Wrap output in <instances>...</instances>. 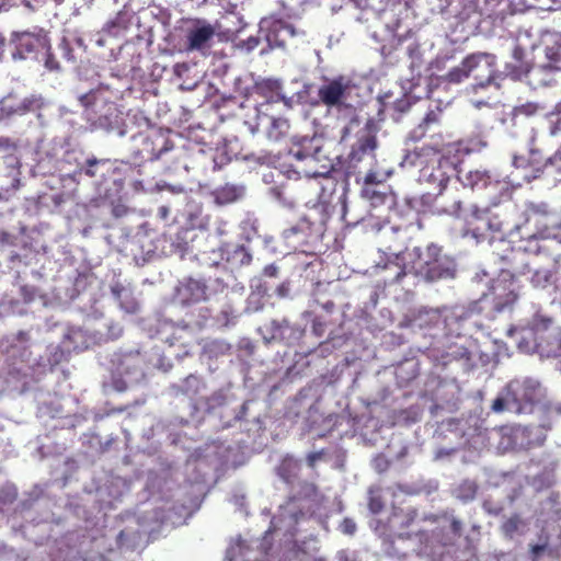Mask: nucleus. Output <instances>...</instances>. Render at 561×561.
<instances>
[{
    "label": "nucleus",
    "instance_id": "f257e3e1",
    "mask_svg": "<svg viewBox=\"0 0 561 561\" xmlns=\"http://www.w3.org/2000/svg\"><path fill=\"white\" fill-rule=\"evenodd\" d=\"M393 254L396 261L392 264L399 268L394 276L396 282H401L408 274L420 276L426 282H435L453 278L456 273L455 261L436 244H430L424 250L414 248L412 253L398 251Z\"/></svg>",
    "mask_w": 561,
    "mask_h": 561
},
{
    "label": "nucleus",
    "instance_id": "f03ea898",
    "mask_svg": "<svg viewBox=\"0 0 561 561\" xmlns=\"http://www.w3.org/2000/svg\"><path fill=\"white\" fill-rule=\"evenodd\" d=\"M540 400V385L536 380L513 379L502 390L501 394L494 399L492 411L501 413L505 410L520 414L533 411V408Z\"/></svg>",
    "mask_w": 561,
    "mask_h": 561
},
{
    "label": "nucleus",
    "instance_id": "7ed1b4c3",
    "mask_svg": "<svg viewBox=\"0 0 561 561\" xmlns=\"http://www.w3.org/2000/svg\"><path fill=\"white\" fill-rule=\"evenodd\" d=\"M437 114L431 111L426 114L422 123H420L411 133L410 139L414 141H423L421 146L409 150L404 157V162L419 168L420 174L425 168L435 164L439 160V149L437 145L436 133L432 131V125L437 124Z\"/></svg>",
    "mask_w": 561,
    "mask_h": 561
},
{
    "label": "nucleus",
    "instance_id": "20e7f679",
    "mask_svg": "<svg viewBox=\"0 0 561 561\" xmlns=\"http://www.w3.org/2000/svg\"><path fill=\"white\" fill-rule=\"evenodd\" d=\"M48 33L39 27L34 31L12 32L9 44L13 47V59H35L39 60L41 53L47 51Z\"/></svg>",
    "mask_w": 561,
    "mask_h": 561
},
{
    "label": "nucleus",
    "instance_id": "39448f33",
    "mask_svg": "<svg viewBox=\"0 0 561 561\" xmlns=\"http://www.w3.org/2000/svg\"><path fill=\"white\" fill-rule=\"evenodd\" d=\"M253 112V118L243 122L251 135L256 134L262 125L265 127L270 140L279 141L288 135L290 124L287 118L264 111V106L254 107Z\"/></svg>",
    "mask_w": 561,
    "mask_h": 561
},
{
    "label": "nucleus",
    "instance_id": "423d86ee",
    "mask_svg": "<svg viewBox=\"0 0 561 561\" xmlns=\"http://www.w3.org/2000/svg\"><path fill=\"white\" fill-rule=\"evenodd\" d=\"M138 139L139 147L135 153L142 161H156L174 147L170 139V130L162 128L149 129L140 134Z\"/></svg>",
    "mask_w": 561,
    "mask_h": 561
},
{
    "label": "nucleus",
    "instance_id": "0eeeda50",
    "mask_svg": "<svg viewBox=\"0 0 561 561\" xmlns=\"http://www.w3.org/2000/svg\"><path fill=\"white\" fill-rule=\"evenodd\" d=\"M469 76L479 88H485L496 78V56L490 53H473L466 57Z\"/></svg>",
    "mask_w": 561,
    "mask_h": 561
},
{
    "label": "nucleus",
    "instance_id": "6e6552de",
    "mask_svg": "<svg viewBox=\"0 0 561 561\" xmlns=\"http://www.w3.org/2000/svg\"><path fill=\"white\" fill-rule=\"evenodd\" d=\"M377 147V136L371 130L366 129L359 134L346 159L347 174L359 172L365 160H375Z\"/></svg>",
    "mask_w": 561,
    "mask_h": 561
},
{
    "label": "nucleus",
    "instance_id": "1a4fd4ad",
    "mask_svg": "<svg viewBox=\"0 0 561 561\" xmlns=\"http://www.w3.org/2000/svg\"><path fill=\"white\" fill-rule=\"evenodd\" d=\"M352 88V80L345 76L327 79L318 90L319 101L328 107H340L345 104Z\"/></svg>",
    "mask_w": 561,
    "mask_h": 561
},
{
    "label": "nucleus",
    "instance_id": "9d476101",
    "mask_svg": "<svg viewBox=\"0 0 561 561\" xmlns=\"http://www.w3.org/2000/svg\"><path fill=\"white\" fill-rule=\"evenodd\" d=\"M192 27L187 28L185 35L186 50L203 51L209 47V42L215 36L214 25L204 19H191Z\"/></svg>",
    "mask_w": 561,
    "mask_h": 561
},
{
    "label": "nucleus",
    "instance_id": "9b49d317",
    "mask_svg": "<svg viewBox=\"0 0 561 561\" xmlns=\"http://www.w3.org/2000/svg\"><path fill=\"white\" fill-rule=\"evenodd\" d=\"M314 230V222L310 216L301 215L296 224L284 229L282 237L287 245L294 251L309 243V239Z\"/></svg>",
    "mask_w": 561,
    "mask_h": 561
},
{
    "label": "nucleus",
    "instance_id": "f8f14e48",
    "mask_svg": "<svg viewBox=\"0 0 561 561\" xmlns=\"http://www.w3.org/2000/svg\"><path fill=\"white\" fill-rule=\"evenodd\" d=\"M253 92L263 99L255 107H263L268 112L273 104L284 102L288 104V100L283 92V83L278 79H262L254 83Z\"/></svg>",
    "mask_w": 561,
    "mask_h": 561
},
{
    "label": "nucleus",
    "instance_id": "ddd939ff",
    "mask_svg": "<svg viewBox=\"0 0 561 561\" xmlns=\"http://www.w3.org/2000/svg\"><path fill=\"white\" fill-rule=\"evenodd\" d=\"M491 291L494 300V309L496 311H503L517 299L516 284L514 278L510 275L494 279L491 285Z\"/></svg>",
    "mask_w": 561,
    "mask_h": 561
},
{
    "label": "nucleus",
    "instance_id": "4468645a",
    "mask_svg": "<svg viewBox=\"0 0 561 561\" xmlns=\"http://www.w3.org/2000/svg\"><path fill=\"white\" fill-rule=\"evenodd\" d=\"M121 164H117V160L95 157L85 160L84 164L78 169L79 174H84L91 179H98L100 181H107L115 174V170Z\"/></svg>",
    "mask_w": 561,
    "mask_h": 561
},
{
    "label": "nucleus",
    "instance_id": "2eb2a0df",
    "mask_svg": "<svg viewBox=\"0 0 561 561\" xmlns=\"http://www.w3.org/2000/svg\"><path fill=\"white\" fill-rule=\"evenodd\" d=\"M439 158L449 169L456 170V167L462 161L469 149L462 141L445 142L440 133H436Z\"/></svg>",
    "mask_w": 561,
    "mask_h": 561
},
{
    "label": "nucleus",
    "instance_id": "dca6fc26",
    "mask_svg": "<svg viewBox=\"0 0 561 561\" xmlns=\"http://www.w3.org/2000/svg\"><path fill=\"white\" fill-rule=\"evenodd\" d=\"M488 209L474 208L466 219L463 236L472 237L477 242L484 241L489 238V226L485 220Z\"/></svg>",
    "mask_w": 561,
    "mask_h": 561
},
{
    "label": "nucleus",
    "instance_id": "f3484780",
    "mask_svg": "<svg viewBox=\"0 0 561 561\" xmlns=\"http://www.w3.org/2000/svg\"><path fill=\"white\" fill-rule=\"evenodd\" d=\"M116 371L129 382H138L145 377L144 359L138 353L124 355L117 364Z\"/></svg>",
    "mask_w": 561,
    "mask_h": 561
},
{
    "label": "nucleus",
    "instance_id": "a211bd4d",
    "mask_svg": "<svg viewBox=\"0 0 561 561\" xmlns=\"http://www.w3.org/2000/svg\"><path fill=\"white\" fill-rule=\"evenodd\" d=\"M534 67L527 58L526 50L520 45H515L512 50V61L505 65L506 76L513 80H523Z\"/></svg>",
    "mask_w": 561,
    "mask_h": 561
},
{
    "label": "nucleus",
    "instance_id": "6ab92c4d",
    "mask_svg": "<svg viewBox=\"0 0 561 561\" xmlns=\"http://www.w3.org/2000/svg\"><path fill=\"white\" fill-rule=\"evenodd\" d=\"M436 203L439 205L442 213L450 216L458 217L462 209V199L457 187L446 186L440 188Z\"/></svg>",
    "mask_w": 561,
    "mask_h": 561
},
{
    "label": "nucleus",
    "instance_id": "aec40b11",
    "mask_svg": "<svg viewBox=\"0 0 561 561\" xmlns=\"http://www.w3.org/2000/svg\"><path fill=\"white\" fill-rule=\"evenodd\" d=\"M207 285L204 280L187 278L179 288L181 301L185 305L199 302L206 299Z\"/></svg>",
    "mask_w": 561,
    "mask_h": 561
},
{
    "label": "nucleus",
    "instance_id": "412c9836",
    "mask_svg": "<svg viewBox=\"0 0 561 561\" xmlns=\"http://www.w3.org/2000/svg\"><path fill=\"white\" fill-rule=\"evenodd\" d=\"M447 163H443L442 158L435 164L425 168L420 174L421 179L430 184H435L439 188L446 187L451 173L455 171L449 169Z\"/></svg>",
    "mask_w": 561,
    "mask_h": 561
},
{
    "label": "nucleus",
    "instance_id": "4be33fe9",
    "mask_svg": "<svg viewBox=\"0 0 561 561\" xmlns=\"http://www.w3.org/2000/svg\"><path fill=\"white\" fill-rule=\"evenodd\" d=\"M131 15L126 11H119L113 19L107 21L101 30L104 37L123 36L129 28Z\"/></svg>",
    "mask_w": 561,
    "mask_h": 561
},
{
    "label": "nucleus",
    "instance_id": "5701e85b",
    "mask_svg": "<svg viewBox=\"0 0 561 561\" xmlns=\"http://www.w3.org/2000/svg\"><path fill=\"white\" fill-rule=\"evenodd\" d=\"M551 71L547 65L534 66L524 79L533 89L550 87L554 83Z\"/></svg>",
    "mask_w": 561,
    "mask_h": 561
},
{
    "label": "nucleus",
    "instance_id": "b1692460",
    "mask_svg": "<svg viewBox=\"0 0 561 561\" xmlns=\"http://www.w3.org/2000/svg\"><path fill=\"white\" fill-rule=\"evenodd\" d=\"M458 180L463 188L469 187L472 191L486 188L491 184V176L478 170L459 174Z\"/></svg>",
    "mask_w": 561,
    "mask_h": 561
},
{
    "label": "nucleus",
    "instance_id": "393cba45",
    "mask_svg": "<svg viewBox=\"0 0 561 561\" xmlns=\"http://www.w3.org/2000/svg\"><path fill=\"white\" fill-rule=\"evenodd\" d=\"M300 470L301 462L291 456H286L279 463L277 473L282 480L291 484L298 479Z\"/></svg>",
    "mask_w": 561,
    "mask_h": 561
},
{
    "label": "nucleus",
    "instance_id": "a878e982",
    "mask_svg": "<svg viewBox=\"0 0 561 561\" xmlns=\"http://www.w3.org/2000/svg\"><path fill=\"white\" fill-rule=\"evenodd\" d=\"M488 209V217H485L489 226V238L495 239L504 234V230L508 225V219L505 214H501L491 208Z\"/></svg>",
    "mask_w": 561,
    "mask_h": 561
},
{
    "label": "nucleus",
    "instance_id": "bb28decb",
    "mask_svg": "<svg viewBox=\"0 0 561 561\" xmlns=\"http://www.w3.org/2000/svg\"><path fill=\"white\" fill-rule=\"evenodd\" d=\"M545 56L548 60L547 66H549V68L561 71V41L556 38L551 44L546 45Z\"/></svg>",
    "mask_w": 561,
    "mask_h": 561
},
{
    "label": "nucleus",
    "instance_id": "cd10ccee",
    "mask_svg": "<svg viewBox=\"0 0 561 561\" xmlns=\"http://www.w3.org/2000/svg\"><path fill=\"white\" fill-rule=\"evenodd\" d=\"M477 493L478 484L471 480L462 481L455 490V496L463 503L473 501Z\"/></svg>",
    "mask_w": 561,
    "mask_h": 561
},
{
    "label": "nucleus",
    "instance_id": "c85d7f7f",
    "mask_svg": "<svg viewBox=\"0 0 561 561\" xmlns=\"http://www.w3.org/2000/svg\"><path fill=\"white\" fill-rule=\"evenodd\" d=\"M547 118L549 121V135L557 136L561 134V100L548 113Z\"/></svg>",
    "mask_w": 561,
    "mask_h": 561
},
{
    "label": "nucleus",
    "instance_id": "c756f323",
    "mask_svg": "<svg viewBox=\"0 0 561 561\" xmlns=\"http://www.w3.org/2000/svg\"><path fill=\"white\" fill-rule=\"evenodd\" d=\"M470 78L468 67H466V58L461 61V64L453 69H450L446 76V79L450 83H459L465 79Z\"/></svg>",
    "mask_w": 561,
    "mask_h": 561
},
{
    "label": "nucleus",
    "instance_id": "7c9ffc66",
    "mask_svg": "<svg viewBox=\"0 0 561 561\" xmlns=\"http://www.w3.org/2000/svg\"><path fill=\"white\" fill-rule=\"evenodd\" d=\"M240 196L236 186L226 185L217 191L216 198L220 203H232Z\"/></svg>",
    "mask_w": 561,
    "mask_h": 561
},
{
    "label": "nucleus",
    "instance_id": "2f4dec72",
    "mask_svg": "<svg viewBox=\"0 0 561 561\" xmlns=\"http://www.w3.org/2000/svg\"><path fill=\"white\" fill-rule=\"evenodd\" d=\"M385 507L382 496L378 491L370 490L368 497V508L373 514H379Z\"/></svg>",
    "mask_w": 561,
    "mask_h": 561
},
{
    "label": "nucleus",
    "instance_id": "473e14b6",
    "mask_svg": "<svg viewBox=\"0 0 561 561\" xmlns=\"http://www.w3.org/2000/svg\"><path fill=\"white\" fill-rule=\"evenodd\" d=\"M38 61H43L45 67L50 70V71H54V70H58L59 69V64L58 61L56 60L55 56L53 55L51 53V45H50V41H48V47H47V51L46 50H43L41 53V56H39V60Z\"/></svg>",
    "mask_w": 561,
    "mask_h": 561
},
{
    "label": "nucleus",
    "instance_id": "72a5a7b5",
    "mask_svg": "<svg viewBox=\"0 0 561 561\" xmlns=\"http://www.w3.org/2000/svg\"><path fill=\"white\" fill-rule=\"evenodd\" d=\"M519 524V517L514 515L502 524L501 529L506 537L513 538L514 534L518 530Z\"/></svg>",
    "mask_w": 561,
    "mask_h": 561
},
{
    "label": "nucleus",
    "instance_id": "f704fd0d",
    "mask_svg": "<svg viewBox=\"0 0 561 561\" xmlns=\"http://www.w3.org/2000/svg\"><path fill=\"white\" fill-rule=\"evenodd\" d=\"M117 164L121 165L117 167L115 174L111 178L114 183L123 181L127 173L133 172L131 163L117 160Z\"/></svg>",
    "mask_w": 561,
    "mask_h": 561
},
{
    "label": "nucleus",
    "instance_id": "c9c22d12",
    "mask_svg": "<svg viewBox=\"0 0 561 561\" xmlns=\"http://www.w3.org/2000/svg\"><path fill=\"white\" fill-rule=\"evenodd\" d=\"M233 257L238 259L241 265H249L252 261V255L243 245L236 248L233 251Z\"/></svg>",
    "mask_w": 561,
    "mask_h": 561
},
{
    "label": "nucleus",
    "instance_id": "e433bc0d",
    "mask_svg": "<svg viewBox=\"0 0 561 561\" xmlns=\"http://www.w3.org/2000/svg\"><path fill=\"white\" fill-rule=\"evenodd\" d=\"M539 111V105L528 102L515 108L517 115L533 116Z\"/></svg>",
    "mask_w": 561,
    "mask_h": 561
},
{
    "label": "nucleus",
    "instance_id": "4c0bfd02",
    "mask_svg": "<svg viewBox=\"0 0 561 561\" xmlns=\"http://www.w3.org/2000/svg\"><path fill=\"white\" fill-rule=\"evenodd\" d=\"M290 329L289 322L287 320L283 321H272V332L273 337H283L285 330Z\"/></svg>",
    "mask_w": 561,
    "mask_h": 561
},
{
    "label": "nucleus",
    "instance_id": "58836bf2",
    "mask_svg": "<svg viewBox=\"0 0 561 561\" xmlns=\"http://www.w3.org/2000/svg\"><path fill=\"white\" fill-rule=\"evenodd\" d=\"M129 383L130 382L128 381L127 378H125L124 376H119V375L113 377V380H112V387L117 392L126 391L128 389Z\"/></svg>",
    "mask_w": 561,
    "mask_h": 561
},
{
    "label": "nucleus",
    "instance_id": "ea45409f",
    "mask_svg": "<svg viewBox=\"0 0 561 561\" xmlns=\"http://www.w3.org/2000/svg\"><path fill=\"white\" fill-rule=\"evenodd\" d=\"M10 175L12 178L11 180V184L7 187H4L3 185H1V188L2 190H5L7 192H14L16 191L19 187H20V184H21V180H20V171L19 170H15V169H12L10 171Z\"/></svg>",
    "mask_w": 561,
    "mask_h": 561
},
{
    "label": "nucleus",
    "instance_id": "a19ab883",
    "mask_svg": "<svg viewBox=\"0 0 561 561\" xmlns=\"http://www.w3.org/2000/svg\"><path fill=\"white\" fill-rule=\"evenodd\" d=\"M59 48L62 53V57L67 60V61H71L73 62L76 60L73 54H72V49L70 47V43L64 38L61 41V43L59 44Z\"/></svg>",
    "mask_w": 561,
    "mask_h": 561
},
{
    "label": "nucleus",
    "instance_id": "79ce46f5",
    "mask_svg": "<svg viewBox=\"0 0 561 561\" xmlns=\"http://www.w3.org/2000/svg\"><path fill=\"white\" fill-rule=\"evenodd\" d=\"M390 466L389 460L383 456L379 455L374 459V468L379 473L385 472Z\"/></svg>",
    "mask_w": 561,
    "mask_h": 561
},
{
    "label": "nucleus",
    "instance_id": "37998d69",
    "mask_svg": "<svg viewBox=\"0 0 561 561\" xmlns=\"http://www.w3.org/2000/svg\"><path fill=\"white\" fill-rule=\"evenodd\" d=\"M38 107H39L38 100L35 98H26L22 101V103L20 105V110L23 112L34 111L35 108H38Z\"/></svg>",
    "mask_w": 561,
    "mask_h": 561
},
{
    "label": "nucleus",
    "instance_id": "c03bdc74",
    "mask_svg": "<svg viewBox=\"0 0 561 561\" xmlns=\"http://www.w3.org/2000/svg\"><path fill=\"white\" fill-rule=\"evenodd\" d=\"M547 164L553 167L556 171L561 174V146L554 154L548 159Z\"/></svg>",
    "mask_w": 561,
    "mask_h": 561
},
{
    "label": "nucleus",
    "instance_id": "a18cd8bd",
    "mask_svg": "<svg viewBox=\"0 0 561 561\" xmlns=\"http://www.w3.org/2000/svg\"><path fill=\"white\" fill-rule=\"evenodd\" d=\"M340 527L342 533L346 535H354L356 531V524L351 518H344Z\"/></svg>",
    "mask_w": 561,
    "mask_h": 561
},
{
    "label": "nucleus",
    "instance_id": "49530a36",
    "mask_svg": "<svg viewBox=\"0 0 561 561\" xmlns=\"http://www.w3.org/2000/svg\"><path fill=\"white\" fill-rule=\"evenodd\" d=\"M15 144L9 137H0V151H13Z\"/></svg>",
    "mask_w": 561,
    "mask_h": 561
},
{
    "label": "nucleus",
    "instance_id": "de8ad7c7",
    "mask_svg": "<svg viewBox=\"0 0 561 561\" xmlns=\"http://www.w3.org/2000/svg\"><path fill=\"white\" fill-rule=\"evenodd\" d=\"M381 182H382V180L378 179L377 173L371 170L366 173L365 179H364L365 186H370V185L378 184Z\"/></svg>",
    "mask_w": 561,
    "mask_h": 561
},
{
    "label": "nucleus",
    "instance_id": "09e8293b",
    "mask_svg": "<svg viewBox=\"0 0 561 561\" xmlns=\"http://www.w3.org/2000/svg\"><path fill=\"white\" fill-rule=\"evenodd\" d=\"M363 195L371 201H382V195L379 194L378 192H376L374 188H371L370 186H365L363 188Z\"/></svg>",
    "mask_w": 561,
    "mask_h": 561
},
{
    "label": "nucleus",
    "instance_id": "8fccbe9b",
    "mask_svg": "<svg viewBox=\"0 0 561 561\" xmlns=\"http://www.w3.org/2000/svg\"><path fill=\"white\" fill-rule=\"evenodd\" d=\"M323 455H324V453L322 450L321 451H313V453L308 454V456H307V465L310 468H313L316 466V462L318 460H320L323 457Z\"/></svg>",
    "mask_w": 561,
    "mask_h": 561
},
{
    "label": "nucleus",
    "instance_id": "3c124183",
    "mask_svg": "<svg viewBox=\"0 0 561 561\" xmlns=\"http://www.w3.org/2000/svg\"><path fill=\"white\" fill-rule=\"evenodd\" d=\"M264 276L276 277L278 275V267L275 264H268L263 270Z\"/></svg>",
    "mask_w": 561,
    "mask_h": 561
},
{
    "label": "nucleus",
    "instance_id": "603ef678",
    "mask_svg": "<svg viewBox=\"0 0 561 561\" xmlns=\"http://www.w3.org/2000/svg\"><path fill=\"white\" fill-rule=\"evenodd\" d=\"M289 283L284 282L276 287V294L278 297H287L289 294Z\"/></svg>",
    "mask_w": 561,
    "mask_h": 561
},
{
    "label": "nucleus",
    "instance_id": "864d4df0",
    "mask_svg": "<svg viewBox=\"0 0 561 561\" xmlns=\"http://www.w3.org/2000/svg\"><path fill=\"white\" fill-rule=\"evenodd\" d=\"M450 530L454 535L460 536L462 531V523L454 518L450 523Z\"/></svg>",
    "mask_w": 561,
    "mask_h": 561
},
{
    "label": "nucleus",
    "instance_id": "5fc2aeb1",
    "mask_svg": "<svg viewBox=\"0 0 561 561\" xmlns=\"http://www.w3.org/2000/svg\"><path fill=\"white\" fill-rule=\"evenodd\" d=\"M312 331L316 335L322 336L324 332V324L318 319H314L312 322Z\"/></svg>",
    "mask_w": 561,
    "mask_h": 561
},
{
    "label": "nucleus",
    "instance_id": "6e6d98bb",
    "mask_svg": "<svg viewBox=\"0 0 561 561\" xmlns=\"http://www.w3.org/2000/svg\"><path fill=\"white\" fill-rule=\"evenodd\" d=\"M339 561H357L356 558L351 554L347 550H341L337 552Z\"/></svg>",
    "mask_w": 561,
    "mask_h": 561
},
{
    "label": "nucleus",
    "instance_id": "4d7b16f0",
    "mask_svg": "<svg viewBox=\"0 0 561 561\" xmlns=\"http://www.w3.org/2000/svg\"><path fill=\"white\" fill-rule=\"evenodd\" d=\"M546 545H534L531 547V554L534 559H537L540 557V554L546 550Z\"/></svg>",
    "mask_w": 561,
    "mask_h": 561
},
{
    "label": "nucleus",
    "instance_id": "13d9d810",
    "mask_svg": "<svg viewBox=\"0 0 561 561\" xmlns=\"http://www.w3.org/2000/svg\"><path fill=\"white\" fill-rule=\"evenodd\" d=\"M279 30L282 32L288 34L289 36H295L296 35L295 27L293 25H290V24H282Z\"/></svg>",
    "mask_w": 561,
    "mask_h": 561
},
{
    "label": "nucleus",
    "instance_id": "bf43d9fd",
    "mask_svg": "<svg viewBox=\"0 0 561 561\" xmlns=\"http://www.w3.org/2000/svg\"><path fill=\"white\" fill-rule=\"evenodd\" d=\"M545 238L558 239L561 242V224L554 228L553 232H549Z\"/></svg>",
    "mask_w": 561,
    "mask_h": 561
},
{
    "label": "nucleus",
    "instance_id": "052dcab7",
    "mask_svg": "<svg viewBox=\"0 0 561 561\" xmlns=\"http://www.w3.org/2000/svg\"><path fill=\"white\" fill-rule=\"evenodd\" d=\"M295 157H297L299 160H304L308 157L307 153H305L302 150L298 149L295 153Z\"/></svg>",
    "mask_w": 561,
    "mask_h": 561
},
{
    "label": "nucleus",
    "instance_id": "680f3d73",
    "mask_svg": "<svg viewBox=\"0 0 561 561\" xmlns=\"http://www.w3.org/2000/svg\"><path fill=\"white\" fill-rule=\"evenodd\" d=\"M272 193L277 199H282V192L279 187H273Z\"/></svg>",
    "mask_w": 561,
    "mask_h": 561
},
{
    "label": "nucleus",
    "instance_id": "e2e57ef3",
    "mask_svg": "<svg viewBox=\"0 0 561 561\" xmlns=\"http://www.w3.org/2000/svg\"><path fill=\"white\" fill-rule=\"evenodd\" d=\"M334 306H335V305H334V302H333V301H327L325 304H323V306H322V307H323L327 311H329V312H330V311H332V310H333Z\"/></svg>",
    "mask_w": 561,
    "mask_h": 561
},
{
    "label": "nucleus",
    "instance_id": "0e129e2a",
    "mask_svg": "<svg viewBox=\"0 0 561 561\" xmlns=\"http://www.w3.org/2000/svg\"><path fill=\"white\" fill-rule=\"evenodd\" d=\"M168 208L162 206L159 208V213L161 214L162 217H165L168 215Z\"/></svg>",
    "mask_w": 561,
    "mask_h": 561
},
{
    "label": "nucleus",
    "instance_id": "69168bd1",
    "mask_svg": "<svg viewBox=\"0 0 561 561\" xmlns=\"http://www.w3.org/2000/svg\"><path fill=\"white\" fill-rule=\"evenodd\" d=\"M433 318H435L436 320H438V319L440 318V316H439V313L434 312V313H433Z\"/></svg>",
    "mask_w": 561,
    "mask_h": 561
},
{
    "label": "nucleus",
    "instance_id": "338daca9",
    "mask_svg": "<svg viewBox=\"0 0 561 561\" xmlns=\"http://www.w3.org/2000/svg\"><path fill=\"white\" fill-rule=\"evenodd\" d=\"M103 42H104V38H100V39L98 41V44H99V45H103Z\"/></svg>",
    "mask_w": 561,
    "mask_h": 561
},
{
    "label": "nucleus",
    "instance_id": "774afa93",
    "mask_svg": "<svg viewBox=\"0 0 561 561\" xmlns=\"http://www.w3.org/2000/svg\"><path fill=\"white\" fill-rule=\"evenodd\" d=\"M288 207H289V208L294 207V203H293V202H289V203H288Z\"/></svg>",
    "mask_w": 561,
    "mask_h": 561
}]
</instances>
